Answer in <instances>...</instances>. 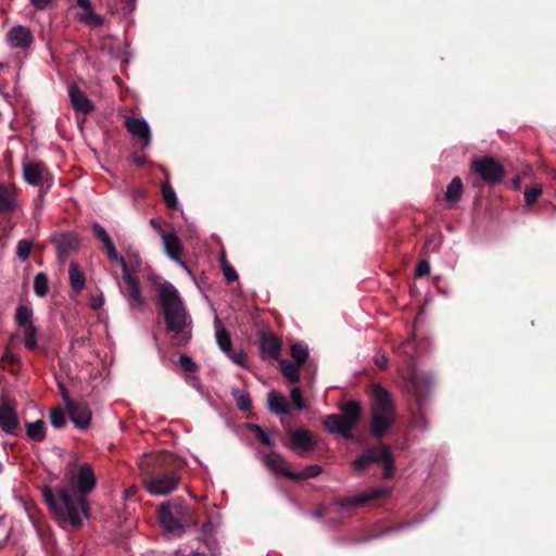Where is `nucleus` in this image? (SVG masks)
I'll use <instances>...</instances> for the list:
<instances>
[{
  "label": "nucleus",
  "mask_w": 556,
  "mask_h": 556,
  "mask_svg": "<svg viewBox=\"0 0 556 556\" xmlns=\"http://www.w3.org/2000/svg\"><path fill=\"white\" fill-rule=\"evenodd\" d=\"M43 496L56 521L63 526L79 528L88 518L89 504L85 496L61 488L55 493L50 489L43 491Z\"/></svg>",
  "instance_id": "1"
},
{
  "label": "nucleus",
  "mask_w": 556,
  "mask_h": 556,
  "mask_svg": "<svg viewBox=\"0 0 556 556\" xmlns=\"http://www.w3.org/2000/svg\"><path fill=\"white\" fill-rule=\"evenodd\" d=\"M159 302L174 345H185L190 339V319L177 289L169 282L161 285Z\"/></svg>",
  "instance_id": "2"
},
{
  "label": "nucleus",
  "mask_w": 556,
  "mask_h": 556,
  "mask_svg": "<svg viewBox=\"0 0 556 556\" xmlns=\"http://www.w3.org/2000/svg\"><path fill=\"white\" fill-rule=\"evenodd\" d=\"M372 432L382 437L395 420V407L391 394L382 386H372L371 401Z\"/></svg>",
  "instance_id": "3"
},
{
  "label": "nucleus",
  "mask_w": 556,
  "mask_h": 556,
  "mask_svg": "<svg viewBox=\"0 0 556 556\" xmlns=\"http://www.w3.org/2000/svg\"><path fill=\"white\" fill-rule=\"evenodd\" d=\"M342 414L327 415L324 426L332 434H341L345 439L351 438L352 429L361 418L362 409L357 402L350 401L341 407Z\"/></svg>",
  "instance_id": "4"
},
{
  "label": "nucleus",
  "mask_w": 556,
  "mask_h": 556,
  "mask_svg": "<svg viewBox=\"0 0 556 556\" xmlns=\"http://www.w3.org/2000/svg\"><path fill=\"white\" fill-rule=\"evenodd\" d=\"M65 477L67 489L85 497L96 486V475L93 468L88 463L75 464L68 467Z\"/></svg>",
  "instance_id": "5"
},
{
  "label": "nucleus",
  "mask_w": 556,
  "mask_h": 556,
  "mask_svg": "<svg viewBox=\"0 0 556 556\" xmlns=\"http://www.w3.org/2000/svg\"><path fill=\"white\" fill-rule=\"evenodd\" d=\"M15 321L17 325L16 336L23 338L27 350H35L38 344V329L34 325L31 308L26 305H20L16 309Z\"/></svg>",
  "instance_id": "6"
},
{
  "label": "nucleus",
  "mask_w": 556,
  "mask_h": 556,
  "mask_svg": "<svg viewBox=\"0 0 556 556\" xmlns=\"http://www.w3.org/2000/svg\"><path fill=\"white\" fill-rule=\"evenodd\" d=\"M148 492L154 496H164L176 490L179 476L176 472L155 475L146 480Z\"/></svg>",
  "instance_id": "7"
},
{
  "label": "nucleus",
  "mask_w": 556,
  "mask_h": 556,
  "mask_svg": "<svg viewBox=\"0 0 556 556\" xmlns=\"http://www.w3.org/2000/svg\"><path fill=\"white\" fill-rule=\"evenodd\" d=\"M472 169L489 184L498 182L504 176L503 166L493 157H482L475 160L472 162Z\"/></svg>",
  "instance_id": "8"
},
{
  "label": "nucleus",
  "mask_w": 556,
  "mask_h": 556,
  "mask_svg": "<svg viewBox=\"0 0 556 556\" xmlns=\"http://www.w3.org/2000/svg\"><path fill=\"white\" fill-rule=\"evenodd\" d=\"M18 426L15 404L4 395L0 396V429L8 434H14Z\"/></svg>",
  "instance_id": "9"
},
{
  "label": "nucleus",
  "mask_w": 556,
  "mask_h": 556,
  "mask_svg": "<svg viewBox=\"0 0 556 556\" xmlns=\"http://www.w3.org/2000/svg\"><path fill=\"white\" fill-rule=\"evenodd\" d=\"M65 406L68 410L70 418L74 426L85 430L90 426L91 412L85 403H74L70 395L65 396Z\"/></svg>",
  "instance_id": "10"
},
{
  "label": "nucleus",
  "mask_w": 556,
  "mask_h": 556,
  "mask_svg": "<svg viewBox=\"0 0 556 556\" xmlns=\"http://www.w3.org/2000/svg\"><path fill=\"white\" fill-rule=\"evenodd\" d=\"M161 239L164 247L165 254L177 263L185 270H189L186 263L180 258L182 253L181 241L175 231L161 232Z\"/></svg>",
  "instance_id": "11"
},
{
  "label": "nucleus",
  "mask_w": 556,
  "mask_h": 556,
  "mask_svg": "<svg viewBox=\"0 0 556 556\" xmlns=\"http://www.w3.org/2000/svg\"><path fill=\"white\" fill-rule=\"evenodd\" d=\"M123 279L127 286L125 296L128 305L135 309L142 308L144 305V299L142 296L138 279L130 274L129 269L123 273Z\"/></svg>",
  "instance_id": "12"
},
{
  "label": "nucleus",
  "mask_w": 556,
  "mask_h": 556,
  "mask_svg": "<svg viewBox=\"0 0 556 556\" xmlns=\"http://www.w3.org/2000/svg\"><path fill=\"white\" fill-rule=\"evenodd\" d=\"M388 460V446L380 445L376 448H368L364 454L353 462V468L356 471H363L370 464Z\"/></svg>",
  "instance_id": "13"
},
{
  "label": "nucleus",
  "mask_w": 556,
  "mask_h": 556,
  "mask_svg": "<svg viewBox=\"0 0 556 556\" xmlns=\"http://www.w3.org/2000/svg\"><path fill=\"white\" fill-rule=\"evenodd\" d=\"M125 127L132 137L142 142L143 148L150 144L151 130L146 119L127 117L125 119Z\"/></svg>",
  "instance_id": "14"
},
{
  "label": "nucleus",
  "mask_w": 556,
  "mask_h": 556,
  "mask_svg": "<svg viewBox=\"0 0 556 556\" xmlns=\"http://www.w3.org/2000/svg\"><path fill=\"white\" fill-rule=\"evenodd\" d=\"M7 40L11 48L25 49L31 45L33 34L29 28L17 25L8 31Z\"/></svg>",
  "instance_id": "15"
},
{
  "label": "nucleus",
  "mask_w": 556,
  "mask_h": 556,
  "mask_svg": "<svg viewBox=\"0 0 556 556\" xmlns=\"http://www.w3.org/2000/svg\"><path fill=\"white\" fill-rule=\"evenodd\" d=\"M47 176L45 166L38 162H24L23 163V177L26 182L33 186H40L43 184Z\"/></svg>",
  "instance_id": "16"
},
{
  "label": "nucleus",
  "mask_w": 556,
  "mask_h": 556,
  "mask_svg": "<svg viewBox=\"0 0 556 556\" xmlns=\"http://www.w3.org/2000/svg\"><path fill=\"white\" fill-rule=\"evenodd\" d=\"M56 251L60 258H65L80 245L79 238L73 233H63L54 239Z\"/></svg>",
  "instance_id": "17"
},
{
  "label": "nucleus",
  "mask_w": 556,
  "mask_h": 556,
  "mask_svg": "<svg viewBox=\"0 0 556 556\" xmlns=\"http://www.w3.org/2000/svg\"><path fill=\"white\" fill-rule=\"evenodd\" d=\"M159 520L164 530L172 534H180L182 532V526L175 520L170 509V505L164 503L159 509Z\"/></svg>",
  "instance_id": "18"
},
{
  "label": "nucleus",
  "mask_w": 556,
  "mask_h": 556,
  "mask_svg": "<svg viewBox=\"0 0 556 556\" xmlns=\"http://www.w3.org/2000/svg\"><path fill=\"white\" fill-rule=\"evenodd\" d=\"M77 5L81 9L78 20L92 27H100L104 24V18L91 9L90 0H76Z\"/></svg>",
  "instance_id": "19"
},
{
  "label": "nucleus",
  "mask_w": 556,
  "mask_h": 556,
  "mask_svg": "<svg viewBox=\"0 0 556 556\" xmlns=\"http://www.w3.org/2000/svg\"><path fill=\"white\" fill-rule=\"evenodd\" d=\"M263 463L269 470L292 479L293 471L290 470L288 463L281 455L274 452L264 455Z\"/></svg>",
  "instance_id": "20"
},
{
  "label": "nucleus",
  "mask_w": 556,
  "mask_h": 556,
  "mask_svg": "<svg viewBox=\"0 0 556 556\" xmlns=\"http://www.w3.org/2000/svg\"><path fill=\"white\" fill-rule=\"evenodd\" d=\"M68 96L72 106L75 111L83 113H89L93 110L92 102L86 97V94L79 89L78 86L72 85L68 88Z\"/></svg>",
  "instance_id": "21"
},
{
  "label": "nucleus",
  "mask_w": 556,
  "mask_h": 556,
  "mask_svg": "<svg viewBox=\"0 0 556 556\" xmlns=\"http://www.w3.org/2000/svg\"><path fill=\"white\" fill-rule=\"evenodd\" d=\"M16 208V188L12 185L0 184V211L14 212Z\"/></svg>",
  "instance_id": "22"
},
{
  "label": "nucleus",
  "mask_w": 556,
  "mask_h": 556,
  "mask_svg": "<svg viewBox=\"0 0 556 556\" xmlns=\"http://www.w3.org/2000/svg\"><path fill=\"white\" fill-rule=\"evenodd\" d=\"M268 408L279 416H289V405L287 399L276 390L268 393Z\"/></svg>",
  "instance_id": "23"
},
{
  "label": "nucleus",
  "mask_w": 556,
  "mask_h": 556,
  "mask_svg": "<svg viewBox=\"0 0 556 556\" xmlns=\"http://www.w3.org/2000/svg\"><path fill=\"white\" fill-rule=\"evenodd\" d=\"M387 494V490L382 488L374 489L369 492H365L357 496L346 497L340 501L341 506H359L370 500L378 498L382 495Z\"/></svg>",
  "instance_id": "24"
},
{
  "label": "nucleus",
  "mask_w": 556,
  "mask_h": 556,
  "mask_svg": "<svg viewBox=\"0 0 556 556\" xmlns=\"http://www.w3.org/2000/svg\"><path fill=\"white\" fill-rule=\"evenodd\" d=\"M281 351V342L275 336H266L261 341V352L263 357L278 358Z\"/></svg>",
  "instance_id": "25"
},
{
  "label": "nucleus",
  "mask_w": 556,
  "mask_h": 556,
  "mask_svg": "<svg viewBox=\"0 0 556 556\" xmlns=\"http://www.w3.org/2000/svg\"><path fill=\"white\" fill-rule=\"evenodd\" d=\"M68 277L72 289L75 292H80L85 288L86 278L84 271L79 268L76 262H71L68 268Z\"/></svg>",
  "instance_id": "26"
},
{
  "label": "nucleus",
  "mask_w": 556,
  "mask_h": 556,
  "mask_svg": "<svg viewBox=\"0 0 556 556\" xmlns=\"http://www.w3.org/2000/svg\"><path fill=\"white\" fill-rule=\"evenodd\" d=\"M293 446L300 451H307L313 445L312 434L307 430H295L291 434Z\"/></svg>",
  "instance_id": "27"
},
{
  "label": "nucleus",
  "mask_w": 556,
  "mask_h": 556,
  "mask_svg": "<svg viewBox=\"0 0 556 556\" xmlns=\"http://www.w3.org/2000/svg\"><path fill=\"white\" fill-rule=\"evenodd\" d=\"M27 437L36 442H41L46 438V425L42 420L26 424Z\"/></svg>",
  "instance_id": "28"
},
{
  "label": "nucleus",
  "mask_w": 556,
  "mask_h": 556,
  "mask_svg": "<svg viewBox=\"0 0 556 556\" xmlns=\"http://www.w3.org/2000/svg\"><path fill=\"white\" fill-rule=\"evenodd\" d=\"M215 325V337L220 350L224 351L225 353H230L231 339L228 331L218 323V320H216Z\"/></svg>",
  "instance_id": "29"
},
{
  "label": "nucleus",
  "mask_w": 556,
  "mask_h": 556,
  "mask_svg": "<svg viewBox=\"0 0 556 556\" xmlns=\"http://www.w3.org/2000/svg\"><path fill=\"white\" fill-rule=\"evenodd\" d=\"M280 367L282 375L291 382H296L300 379V367L299 364H292L286 359L280 361Z\"/></svg>",
  "instance_id": "30"
},
{
  "label": "nucleus",
  "mask_w": 556,
  "mask_h": 556,
  "mask_svg": "<svg viewBox=\"0 0 556 556\" xmlns=\"http://www.w3.org/2000/svg\"><path fill=\"white\" fill-rule=\"evenodd\" d=\"M463 193V184L459 177L452 179L446 188L445 199L448 202H456L460 199Z\"/></svg>",
  "instance_id": "31"
},
{
  "label": "nucleus",
  "mask_w": 556,
  "mask_h": 556,
  "mask_svg": "<svg viewBox=\"0 0 556 556\" xmlns=\"http://www.w3.org/2000/svg\"><path fill=\"white\" fill-rule=\"evenodd\" d=\"M248 427L263 444L267 446H273L275 444L271 437V434H274L275 431L270 430L266 432L264 429H262L261 426L256 424H249Z\"/></svg>",
  "instance_id": "32"
},
{
  "label": "nucleus",
  "mask_w": 556,
  "mask_h": 556,
  "mask_svg": "<svg viewBox=\"0 0 556 556\" xmlns=\"http://www.w3.org/2000/svg\"><path fill=\"white\" fill-rule=\"evenodd\" d=\"M34 292L42 298L49 292V280L46 274L38 273L34 278Z\"/></svg>",
  "instance_id": "33"
},
{
  "label": "nucleus",
  "mask_w": 556,
  "mask_h": 556,
  "mask_svg": "<svg viewBox=\"0 0 556 556\" xmlns=\"http://www.w3.org/2000/svg\"><path fill=\"white\" fill-rule=\"evenodd\" d=\"M49 420L55 429L63 428L67 422L66 414L61 407H54L50 410Z\"/></svg>",
  "instance_id": "34"
},
{
  "label": "nucleus",
  "mask_w": 556,
  "mask_h": 556,
  "mask_svg": "<svg viewBox=\"0 0 556 556\" xmlns=\"http://www.w3.org/2000/svg\"><path fill=\"white\" fill-rule=\"evenodd\" d=\"M291 356L293 357L296 364L302 366L308 357L307 346L301 343L292 344Z\"/></svg>",
  "instance_id": "35"
},
{
  "label": "nucleus",
  "mask_w": 556,
  "mask_h": 556,
  "mask_svg": "<svg viewBox=\"0 0 556 556\" xmlns=\"http://www.w3.org/2000/svg\"><path fill=\"white\" fill-rule=\"evenodd\" d=\"M232 395L240 410H248L251 407L250 394L247 391L233 390Z\"/></svg>",
  "instance_id": "36"
},
{
  "label": "nucleus",
  "mask_w": 556,
  "mask_h": 556,
  "mask_svg": "<svg viewBox=\"0 0 556 556\" xmlns=\"http://www.w3.org/2000/svg\"><path fill=\"white\" fill-rule=\"evenodd\" d=\"M104 247H105V250H106V253H108V256L110 257V260H112L116 264H118L121 266L123 273L127 271L129 269L127 262L124 260V257H122L117 254V251H116L113 242L111 241L110 243L105 244Z\"/></svg>",
  "instance_id": "37"
},
{
  "label": "nucleus",
  "mask_w": 556,
  "mask_h": 556,
  "mask_svg": "<svg viewBox=\"0 0 556 556\" xmlns=\"http://www.w3.org/2000/svg\"><path fill=\"white\" fill-rule=\"evenodd\" d=\"M321 472V467L318 465H312L305 468L301 472H293L292 480H302L306 478L317 477Z\"/></svg>",
  "instance_id": "38"
},
{
  "label": "nucleus",
  "mask_w": 556,
  "mask_h": 556,
  "mask_svg": "<svg viewBox=\"0 0 556 556\" xmlns=\"http://www.w3.org/2000/svg\"><path fill=\"white\" fill-rule=\"evenodd\" d=\"M542 193V187L540 185H534L532 187L526 188L525 190V201L526 204L531 206L533 205Z\"/></svg>",
  "instance_id": "39"
},
{
  "label": "nucleus",
  "mask_w": 556,
  "mask_h": 556,
  "mask_svg": "<svg viewBox=\"0 0 556 556\" xmlns=\"http://www.w3.org/2000/svg\"><path fill=\"white\" fill-rule=\"evenodd\" d=\"M162 194L163 199L166 202L167 206L170 208H176L177 206V197L174 189L168 185L162 186Z\"/></svg>",
  "instance_id": "40"
},
{
  "label": "nucleus",
  "mask_w": 556,
  "mask_h": 556,
  "mask_svg": "<svg viewBox=\"0 0 556 556\" xmlns=\"http://www.w3.org/2000/svg\"><path fill=\"white\" fill-rule=\"evenodd\" d=\"M290 399L294 407L299 410L305 408V401L303 397V393L299 387H294L290 392Z\"/></svg>",
  "instance_id": "41"
},
{
  "label": "nucleus",
  "mask_w": 556,
  "mask_h": 556,
  "mask_svg": "<svg viewBox=\"0 0 556 556\" xmlns=\"http://www.w3.org/2000/svg\"><path fill=\"white\" fill-rule=\"evenodd\" d=\"M30 250H31V244L29 241L27 240H21L18 243H17V248H16V254L17 256L25 261L29 257V254H30Z\"/></svg>",
  "instance_id": "42"
},
{
  "label": "nucleus",
  "mask_w": 556,
  "mask_h": 556,
  "mask_svg": "<svg viewBox=\"0 0 556 556\" xmlns=\"http://www.w3.org/2000/svg\"><path fill=\"white\" fill-rule=\"evenodd\" d=\"M178 364L187 372H195L198 370L197 364L187 355H180Z\"/></svg>",
  "instance_id": "43"
},
{
  "label": "nucleus",
  "mask_w": 556,
  "mask_h": 556,
  "mask_svg": "<svg viewBox=\"0 0 556 556\" xmlns=\"http://www.w3.org/2000/svg\"><path fill=\"white\" fill-rule=\"evenodd\" d=\"M378 464H381L384 466V472L383 478H390L393 475V460L391 457L390 450L388 448V460H379Z\"/></svg>",
  "instance_id": "44"
},
{
  "label": "nucleus",
  "mask_w": 556,
  "mask_h": 556,
  "mask_svg": "<svg viewBox=\"0 0 556 556\" xmlns=\"http://www.w3.org/2000/svg\"><path fill=\"white\" fill-rule=\"evenodd\" d=\"M93 231L97 238H99L104 243V245L112 241L105 229L99 224L93 225Z\"/></svg>",
  "instance_id": "45"
},
{
  "label": "nucleus",
  "mask_w": 556,
  "mask_h": 556,
  "mask_svg": "<svg viewBox=\"0 0 556 556\" xmlns=\"http://www.w3.org/2000/svg\"><path fill=\"white\" fill-rule=\"evenodd\" d=\"M130 273L140 270L141 258L137 252L129 254V263H127Z\"/></svg>",
  "instance_id": "46"
},
{
  "label": "nucleus",
  "mask_w": 556,
  "mask_h": 556,
  "mask_svg": "<svg viewBox=\"0 0 556 556\" xmlns=\"http://www.w3.org/2000/svg\"><path fill=\"white\" fill-rule=\"evenodd\" d=\"M222 269H223L224 276L228 282H232V281L237 280V278H238L237 271L230 264H225Z\"/></svg>",
  "instance_id": "47"
},
{
  "label": "nucleus",
  "mask_w": 556,
  "mask_h": 556,
  "mask_svg": "<svg viewBox=\"0 0 556 556\" xmlns=\"http://www.w3.org/2000/svg\"><path fill=\"white\" fill-rule=\"evenodd\" d=\"M53 0H29L30 4L37 10V11H43L48 9L52 4Z\"/></svg>",
  "instance_id": "48"
},
{
  "label": "nucleus",
  "mask_w": 556,
  "mask_h": 556,
  "mask_svg": "<svg viewBox=\"0 0 556 556\" xmlns=\"http://www.w3.org/2000/svg\"><path fill=\"white\" fill-rule=\"evenodd\" d=\"M429 273H430L429 263L427 261H421L416 268L415 276L422 277L425 275H428Z\"/></svg>",
  "instance_id": "49"
},
{
  "label": "nucleus",
  "mask_w": 556,
  "mask_h": 556,
  "mask_svg": "<svg viewBox=\"0 0 556 556\" xmlns=\"http://www.w3.org/2000/svg\"><path fill=\"white\" fill-rule=\"evenodd\" d=\"M227 354H228V356L230 357V359L233 363H236V364H238V365H240L242 367L245 366V364H244V356H243L242 352H239V353H231L230 352V353H227Z\"/></svg>",
  "instance_id": "50"
},
{
  "label": "nucleus",
  "mask_w": 556,
  "mask_h": 556,
  "mask_svg": "<svg viewBox=\"0 0 556 556\" xmlns=\"http://www.w3.org/2000/svg\"><path fill=\"white\" fill-rule=\"evenodd\" d=\"M104 304V296L100 294L98 296H92L90 300V305L93 309H99Z\"/></svg>",
  "instance_id": "51"
},
{
  "label": "nucleus",
  "mask_w": 556,
  "mask_h": 556,
  "mask_svg": "<svg viewBox=\"0 0 556 556\" xmlns=\"http://www.w3.org/2000/svg\"><path fill=\"white\" fill-rule=\"evenodd\" d=\"M375 363L379 368H384L388 364V358L384 354H377L375 356Z\"/></svg>",
  "instance_id": "52"
},
{
  "label": "nucleus",
  "mask_w": 556,
  "mask_h": 556,
  "mask_svg": "<svg viewBox=\"0 0 556 556\" xmlns=\"http://www.w3.org/2000/svg\"><path fill=\"white\" fill-rule=\"evenodd\" d=\"M150 225L159 232L161 236V232H168L167 230L162 228V223L159 218H152L150 219Z\"/></svg>",
  "instance_id": "53"
},
{
  "label": "nucleus",
  "mask_w": 556,
  "mask_h": 556,
  "mask_svg": "<svg viewBox=\"0 0 556 556\" xmlns=\"http://www.w3.org/2000/svg\"><path fill=\"white\" fill-rule=\"evenodd\" d=\"M131 161H132L136 165H138V166H142V165L146 163V156H143V155H140V156H134V157L131 159Z\"/></svg>",
  "instance_id": "54"
},
{
  "label": "nucleus",
  "mask_w": 556,
  "mask_h": 556,
  "mask_svg": "<svg viewBox=\"0 0 556 556\" xmlns=\"http://www.w3.org/2000/svg\"><path fill=\"white\" fill-rule=\"evenodd\" d=\"M403 378L409 380L413 384H415L416 372H412V374H409L407 376L403 374Z\"/></svg>",
  "instance_id": "55"
},
{
  "label": "nucleus",
  "mask_w": 556,
  "mask_h": 556,
  "mask_svg": "<svg viewBox=\"0 0 556 556\" xmlns=\"http://www.w3.org/2000/svg\"><path fill=\"white\" fill-rule=\"evenodd\" d=\"M219 258H220L222 267H223L225 264H229V263L227 262V258H226V255H225V253H224V252H222V253H220Z\"/></svg>",
  "instance_id": "56"
},
{
  "label": "nucleus",
  "mask_w": 556,
  "mask_h": 556,
  "mask_svg": "<svg viewBox=\"0 0 556 556\" xmlns=\"http://www.w3.org/2000/svg\"><path fill=\"white\" fill-rule=\"evenodd\" d=\"M60 388H61L63 401L65 402V396L70 395V394H68L67 390L62 384L60 386Z\"/></svg>",
  "instance_id": "57"
},
{
  "label": "nucleus",
  "mask_w": 556,
  "mask_h": 556,
  "mask_svg": "<svg viewBox=\"0 0 556 556\" xmlns=\"http://www.w3.org/2000/svg\"><path fill=\"white\" fill-rule=\"evenodd\" d=\"M135 491H136V490H135V488H130V489H128V490L126 491V495H127V496H131L132 494H135Z\"/></svg>",
  "instance_id": "58"
},
{
  "label": "nucleus",
  "mask_w": 556,
  "mask_h": 556,
  "mask_svg": "<svg viewBox=\"0 0 556 556\" xmlns=\"http://www.w3.org/2000/svg\"><path fill=\"white\" fill-rule=\"evenodd\" d=\"M190 236H191V237H195V236H197V232L192 230Z\"/></svg>",
  "instance_id": "59"
},
{
  "label": "nucleus",
  "mask_w": 556,
  "mask_h": 556,
  "mask_svg": "<svg viewBox=\"0 0 556 556\" xmlns=\"http://www.w3.org/2000/svg\"><path fill=\"white\" fill-rule=\"evenodd\" d=\"M131 5L136 2V0H127Z\"/></svg>",
  "instance_id": "60"
},
{
  "label": "nucleus",
  "mask_w": 556,
  "mask_h": 556,
  "mask_svg": "<svg viewBox=\"0 0 556 556\" xmlns=\"http://www.w3.org/2000/svg\"><path fill=\"white\" fill-rule=\"evenodd\" d=\"M2 471V464L0 463V472Z\"/></svg>",
  "instance_id": "61"
}]
</instances>
